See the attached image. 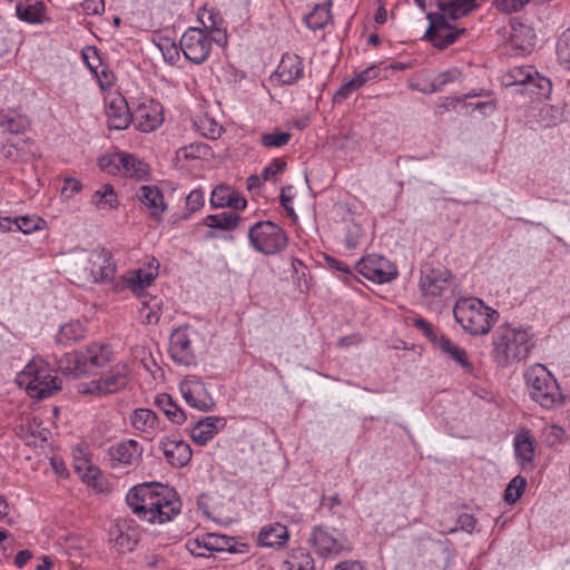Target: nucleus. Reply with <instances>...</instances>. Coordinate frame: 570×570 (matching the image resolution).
<instances>
[{"mask_svg":"<svg viewBox=\"0 0 570 570\" xmlns=\"http://www.w3.org/2000/svg\"><path fill=\"white\" fill-rule=\"evenodd\" d=\"M199 22L205 32L214 40L219 47H226L228 39L224 21L218 13L212 10H204L199 16Z\"/></svg>","mask_w":570,"mask_h":570,"instance_id":"obj_26","label":"nucleus"},{"mask_svg":"<svg viewBox=\"0 0 570 570\" xmlns=\"http://www.w3.org/2000/svg\"><path fill=\"white\" fill-rule=\"evenodd\" d=\"M441 352H443L448 357L456 362L459 365H461L466 371L472 370V365L468 360L466 352L455 345L453 342H451L448 337H442L439 340V343L435 346Z\"/></svg>","mask_w":570,"mask_h":570,"instance_id":"obj_41","label":"nucleus"},{"mask_svg":"<svg viewBox=\"0 0 570 570\" xmlns=\"http://www.w3.org/2000/svg\"><path fill=\"white\" fill-rule=\"evenodd\" d=\"M140 314L147 321V323H158L161 315V302L156 297L151 298L148 302H142L140 307Z\"/></svg>","mask_w":570,"mask_h":570,"instance_id":"obj_48","label":"nucleus"},{"mask_svg":"<svg viewBox=\"0 0 570 570\" xmlns=\"http://www.w3.org/2000/svg\"><path fill=\"white\" fill-rule=\"evenodd\" d=\"M239 220L240 217L238 214L224 212L220 214L208 215L205 218V224L209 228L229 232L238 226Z\"/></svg>","mask_w":570,"mask_h":570,"instance_id":"obj_42","label":"nucleus"},{"mask_svg":"<svg viewBox=\"0 0 570 570\" xmlns=\"http://www.w3.org/2000/svg\"><path fill=\"white\" fill-rule=\"evenodd\" d=\"M91 206L101 213H110L119 207L118 196L110 184H104L92 195Z\"/></svg>","mask_w":570,"mask_h":570,"instance_id":"obj_33","label":"nucleus"},{"mask_svg":"<svg viewBox=\"0 0 570 570\" xmlns=\"http://www.w3.org/2000/svg\"><path fill=\"white\" fill-rule=\"evenodd\" d=\"M43 220L38 216H20L16 217V230L23 234H30L40 228Z\"/></svg>","mask_w":570,"mask_h":570,"instance_id":"obj_52","label":"nucleus"},{"mask_svg":"<svg viewBox=\"0 0 570 570\" xmlns=\"http://www.w3.org/2000/svg\"><path fill=\"white\" fill-rule=\"evenodd\" d=\"M248 238L256 250L266 255L278 253L285 244V233L269 220L255 223L248 230Z\"/></svg>","mask_w":570,"mask_h":570,"instance_id":"obj_10","label":"nucleus"},{"mask_svg":"<svg viewBox=\"0 0 570 570\" xmlns=\"http://www.w3.org/2000/svg\"><path fill=\"white\" fill-rule=\"evenodd\" d=\"M142 454V448L135 440H126L111 445L108 450L114 469L129 468L136 464Z\"/></svg>","mask_w":570,"mask_h":570,"instance_id":"obj_20","label":"nucleus"},{"mask_svg":"<svg viewBox=\"0 0 570 570\" xmlns=\"http://www.w3.org/2000/svg\"><path fill=\"white\" fill-rule=\"evenodd\" d=\"M214 40L198 27L188 28L181 36L179 47L187 60L202 65L212 51Z\"/></svg>","mask_w":570,"mask_h":570,"instance_id":"obj_12","label":"nucleus"},{"mask_svg":"<svg viewBox=\"0 0 570 570\" xmlns=\"http://www.w3.org/2000/svg\"><path fill=\"white\" fill-rule=\"evenodd\" d=\"M30 121L26 115L16 108H0V128L10 134H22Z\"/></svg>","mask_w":570,"mask_h":570,"instance_id":"obj_31","label":"nucleus"},{"mask_svg":"<svg viewBox=\"0 0 570 570\" xmlns=\"http://www.w3.org/2000/svg\"><path fill=\"white\" fill-rule=\"evenodd\" d=\"M534 346L529 328L500 325L492 336V356L499 366H509L528 357Z\"/></svg>","mask_w":570,"mask_h":570,"instance_id":"obj_2","label":"nucleus"},{"mask_svg":"<svg viewBox=\"0 0 570 570\" xmlns=\"http://www.w3.org/2000/svg\"><path fill=\"white\" fill-rule=\"evenodd\" d=\"M204 206V194L199 189L191 190L186 197V210L193 214Z\"/></svg>","mask_w":570,"mask_h":570,"instance_id":"obj_58","label":"nucleus"},{"mask_svg":"<svg viewBox=\"0 0 570 570\" xmlns=\"http://www.w3.org/2000/svg\"><path fill=\"white\" fill-rule=\"evenodd\" d=\"M413 324L423 332L424 336L434 345L439 343V340L444 337L440 335L434 327L424 318L417 317L413 320Z\"/></svg>","mask_w":570,"mask_h":570,"instance_id":"obj_54","label":"nucleus"},{"mask_svg":"<svg viewBox=\"0 0 570 570\" xmlns=\"http://www.w3.org/2000/svg\"><path fill=\"white\" fill-rule=\"evenodd\" d=\"M155 404L171 423L183 424L186 421L185 412L174 402L169 394L164 393L156 396Z\"/></svg>","mask_w":570,"mask_h":570,"instance_id":"obj_38","label":"nucleus"},{"mask_svg":"<svg viewBox=\"0 0 570 570\" xmlns=\"http://www.w3.org/2000/svg\"><path fill=\"white\" fill-rule=\"evenodd\" d=\"M363 236L362 227L358 224L352 223L346 225L345 246L347 248H355Z\"/></svg>","mask_w":570,"mask_h":570,"instance_id":"obj_55","label":"nucleus"},{"mask_svg":"<svg viewBox=\"0 0 570 570\" xmlns=\"http://www.w3.org/2000/svg\"><path fill=\"white\" fill-rule=\"evenodd\" d=\"M557 56L560 65L570 70V28L563 31L558 39Z\"/></svg>","mask_w":570,"mask_h":570,"instance_id":"obj_49","label":"nucleus"},{"mask_svg":"<svg viewBox=\"0 0 570 570\" xmlns=\"http://www.w3.org/2000/svg\"><path fill=\"white\" fill-rule=\"evenodd\" d=\"M513 446L517 460L522 468L530 466L534 459V445L531 436L528 433L515 435Z\"/></svg>","mask_w":570,"mask_h":570,"instance_id":"obj_37","label":"nucleus"},{"mask_svg":"<svg viewBox=\"0 0 570 570\" xmlns=\"http://www.w3.org/2000/svg\"><path fill=\"white\" fill-rule=\"evenodd\" d=\"M179 390L187 404L199 411L208 412L215 402L207 392L205 384L195 376H188L180 382Z\"/></svg>","mask_w":570,"mask_h":570,"instance_id":"obj_16","label":"nucleus"},{"mask_svg":"<svg viewBox=\"0 0 570 570\" xmlns=\"http://www.w3.org/2000/svg\"><path fill=\"white\" fill-rule=\"evenodd\" d=\"M453 277L449 269L425 266L421 269L419 289L424 303L441 307L453 296Z\"/></svg>","mask_w":570,"mask_h":570,"instance_id":"obj_7","label":"nucleus"},{"mask_svg":"<svg viewBox=\"0 0 570 570\" xmlns=\"http://www.w3.org/2000/svg\"><path fill=\"white\" fill-rule=\"evenodd\" d=\"M206 547L209 548L210 553L213 552H229L237 553L243 552V550L236 548L235 538L218 534V533H205L204 534Z\"/></svg>","mask_w":570,"mask_h":570,"instance_id":"obj_39","label":"nucleus"},{"mask_svg":"<svg viewBox=\"0 0 570 570\" xmlns=\"http://www.w3.org/2000/svg\"><path fill=\"white\" fill-rule=\"evenodd\" d=\"M82 189V184L76 178H66L61 188V195L69 199Z\"/></svg>","mask_w":570,"mask_h":570,"instance_id":"obj_60","label":"nucleus"},{"mask_svg":"<svg viewBox=\"0 0 570 570\" xmlns=\"http://www.w3.org/2000/svg\"><path fill=\"white\" fill-rule=\"evenodd\" d=\"M330 4H316L312 12L305 16L304 21L312 30L323 29L331 20Z\"/></svg>","mask_w":570,"mask_h":570,"instance_id":"obj_43","label":"nucleus"},{"mask_svg":"<svg viewBox=\"0 0 570 570\" xmlns=\"http://www.w3.org/2000/svg\"><path fill=\"white\" fill-rule=\"evenodd\" d=\"M527 480L520 475L514 476L504 490V501L508 504L515 503L522 495Z\"/></svg>","mask_w":570,"mask_h":570,"instance_id":"obj_47","label":"nucleus"},{"mask_svg":"<svg viewBox=\"0 0 570 570\" xmlns=\"http://www.w3.org/2000/svg\"><path fill=\"white\" fill-rule=\"evenodd\" d=\"M261 142L267 148L282 147L285 145V132L264 134L261 137Z\"/></svg>","mask_w":570,"mask_h":570,"instance_id":"obj_61","label":"nucleus"},{"mask_svg":"<svg viewBox=\"0 0 570 570\" xmlns=\"http://www.w3.org/2000/svg\"><path fill=\"white\" fill-rule=\"evenodd\" d=\"M105 112L109 129L124 130L131 120L126 99L120 94H112L105 98Z\"/></svg>","mask_w":570,"mask_h":570,"instance_id":"obj_19","label":"nucleus"},{"mask_svg":"<svg viewBox=\"0 0 570 570\" xmlns=\"http://www.w3.org/2000/svg\"><path fill=\"white\" fill-rule=\"evenodd\" d=\"M23 0L17 2L16 12L19 19L29 23H37L41 21V11L37 6H23Z\"/></svg>","mask_w":570,"mask_h":570,"instance_id":"obj_50","label":"nucleus"},{"mask_svg":"<svg viewBox=\"0 0 570 570\" xmlns=\"http://www.w3.org/2000/svg\"><path fill=\"white\" fill-rule=\"evenodd\" d=\"M379 76V70L375 66H370L361 72L356 73L355 77L352 78L355 86L361 88L367 81L375 79Z\"/></svg>","mask_w":570,"mask_h":570,"instance_id":"obj_59","label":"nucleus"},{"mask_svg":"<svg viewBox=\"0 0 570 570\" xmlns=\"http://www.w3.org/2000/svg\"><path fill=\"white\" fill-rule=\"evenodd\" d=\"M81 7L83 12L89 16L101 14L105 11L104 0H83Z\"/></svg>","mask_w":570,"mask_h":570,"instance_id":"obj_64","label":"nucleus"},{"mask_svg":"<svg viewBox=\"0 0 570 570\" xmlns=\"http://www.w3.org/2000/svg\"><path fill=\"white\" fill-rule=\"evenodd\" d=\"M210 205L215 208L229 207L233 209H244L247 202L229 186L219 185L212 191Z\"/></svg>","mask_w":570,"mask_h":570,"instance_id":"obj_29","label":"nucleus"},{"mask_svg":"<svg viewBox=\"0 0 570 570\" xmlns=\"http://www.w3.org/2000/svg\"><path fill=\"white\" fill-rule=\"evenodd\" d=\"M476 520L472 514L461 513L458 517L456 525L446 531V533H454L458 530L465 531L468 533H472L475 527Z\"/></svg>","mask_w":570,"mask_h":570,"instance_id":"obj_56","label":"nucleus"},{"mask_svg":"<svg viewBox=\"0 0 570 570\" xmlns=\"http://www.w3.org/2000/svg\"><path fill=\"white\" fill-rule=\"evenodd\" d=\"M453 314L464 332L471 335H485L499 320V312L482 299L468 297L459 299Z\"/></svg>","mask_w":570,"mask_h":570,"instance_id":"obj_4","label":"nucleus"},{"mask_svg":"<svg viewBox=\"0 0 570 570\" xmlns=\"http://www.w3.org/2000/svg\"><path fill=\"white\" fill-rule=\"evenodd\" d=\"M566 120L564 108L546 105L539 111V121L543 127L557 126Z\"/></svg>","mask_w":570,"mask_h":570,"instance_id":"obj_44","label":"nucleus"},{"mask_svg":"<svg viewBox=\"0 0 570 570\" xmlns=\"http://www.w3.org/2000/svg\"><path fill=\"white\" fill-rule=\"evenodd\" d=\"M129 420L131 426L147 440H153L161 430L157 415L149 409H136Z\"/></svg>","mask_w":570,"mask_h":570,"instance_id":"obj_25","label":"nucleus"},{"mask_svg":"<svg viewBox=\"0 0 570 570\" xmlns=\"http://www.w3.org/2000/svg\"><path fill=\"white\" fill-rule=\"evenodd\" d=\"M159 448L173 466L183 468L191 459L193 453L189 444L181 440L164 438L159 442Z\"/></svg>","mask_w":570,"mask_h":570,"instance_id":"obj_22","label":"nucleus"},{"mask_svg":"<svg viewBox=\"0 0 570 570\" xmlns=\"http://www.w3.org/2000/svg\"><path fill=\"white\" fill-rule=\"evenodd\" d=\"M288 570H315L314 560L308 553L301 552V559L295 562L287 561Z\"/></svg>","mask_w":570,"mask_h":570,"instance_id":"obj_63","label":"nucleus"},{"mask_svg":"<svg viewBox=\"0 0 570 570\" xmlns=\"http://www.w3.org/2000/svg\"><path fill=\"white\" fill-rule=\"evenodd\" d=\"M198 332L190 326L176 328L169 338V355L173 361L181 365H193L197 362L195 342Z\"/></svg>","mask_w":570,"mask_h":570,"instance_id":"obj_11","label":"nucleus"},{"mask_svg":"<svg viewBox=\"0 0 570 570\" xmlns=\"http://www.w3.org/2000/svg\"><path fill=\"white\" fill-rule=\"evenodd\" d=\"M109 534L112 548L119 553L132 551L138 543V532L129 525L126 519L117 520Z\"/></svg>","mask_w":570,"mask_h":570,"instance_id":"obj_21","label":"nucleus"},{"mask_svg":"<svg viewBox=\"0 0 570 570\" xmlns=\"http://www.w3.org/2000/svg\"><path fill=\"white\" fill-rule=\"evenodd\" d=\"M86 336V328L79 321H72L60 326L56 342L59 345L69 346L78 343Z\"/></svg>","mask_w":570,"mask_h":570,"instance_id":"obj_36","label":"nucleus"},{"mask_svg":"<svg viewBox=\"0 0 570 570\" xmlns=\"http://www.w3.org/2000/svg\"><path fill=\"white\" fill-rule=\"evenodd\" d=\"M226 424V420L219 416H207L199 420L190 430L191 440L199 444L205 445L212 440L217 432Z\"/></svg>","mask_w":570,"mask_h":570,"instance_id":"obj_27","label":"nucleus"},{"mask_svg":"<svg viewBox=\"0 0 570 570\" xmlns=\"http://www.w3.org/2000/svg\"><path fill=\"white\" fill-rule=\"evenodd\" d=\"M78 391L83 394H97V395H105V392L102 390V382L101 379H96L87 383H81L79 385Z\"/></svg>","mask_w":570,"mask_h":570,"instance_id":"obj_62","label":"nucleus"},{"mask_svg":"<svg viewBox=\"0 0 570 570\" xmlns=\"http://www.w3.org/2000/svg\"><path fill=\"white\" fill-rule=\"evenodd\" d=\"M114 356L115 352L110 344L92 342L85 350L63 355L58 363V367L65 375L80 377L106 367L112 362Z\"/></svg>","mask_w":570,"mask_h":570,"instance_id":"obj_3","label":"nucleus"},{"mask_svg":"<svg viewBox=\"0 0 570 570\" xmlns=\"http://www.w3.org/2000/svg\"><path fill=\"white\" fill-rule=\"evenodd\" d=\"M458 78L456 71H445L440 75H438L434 80L431 82V89L430 92H438L443 89L444 86H446L450 82H453Z\"/></svg>","mask_w":570,"mask_h":570,"instance_id":"obj_57","label":"nucleus"},{"mask_svg":"<svg viewBox=\"0 0 570 570\" xmlns=\"http://www.w3.org/2000/svg\"><path fill=\"white\" fill-rule=\"evenodd\" d=\"M259 547L279 550L285 546V525L275 522L264 525L257 535Z\"/></svg>","mask_w":570,"mask_h":570,"instance_id":"obj_32","label":"nucleus"},{"mask_svg":"<svg viewBox=\"0 0 570 570\" xmlns=\"http://www.w3.org/2000/svg\"><path fill=\"white\" fill-rule=\"evenodd\" d=\"M126 502L139 519L149 523H166L176 518L181 510L177 493L160 483H142L131 488Z\"/></svg>","mask_w":570,"mask_h":570,"instance_id":"obj_1","label":"nucleus"},{"mask_svg":"<svg viewBox=\"0 0 570 570\" xmlns=\"http://www.w3.org/2000/svg\"><path fill=\"white\" fill-rule=\"evenodd\" d=\"M130 368L125 362H117L102 375V390L105 395L115 394L126 389L130 382Z\"/></svg>","mask_w":570,"mask_h":570,"instance_id":"obj_23","label":"nucleus"},{"mask_svg":"<svg viewBox=\"0 0 570 570\" xmlns=\"http://www.w3.org/2000/svg\"><path fill=\"white\" fill-rule=\"evenodd\" d=\"M531 0H495L497 7L503 12H518ZM475 8V0H446L441 9L452 19L461 18Z\"/></svg>","mask_w":570,"mask_h":570,"instance_id":"obj_17","label":"nucleus"},{"mask_svg":"<svg viewBox=\"0 0 570 570\" xmlns=\"http://www.w3.org/2000/svg\"><path fill=\"white\" fill-rule=\"evenodd\" d=\"M285 170V160L275 158L268 164L262 171L261 175H250L247 178V188L249 190L259 188L263 181L276 183L281 180Z\"/></svg>","mask_w":570,"mask_h":570,"instance_id":"obj_34","label":"nucleus"},{"mask_svg":"<svg viewBox=\"0 0 570 570\" xmlns=\"http://www.w3.org/2000/svg\"><path fill=\"white\" fill-rule=\"evenodd\" d=\"M428 19L429 28L423 38L439 49L454 43L465 32L464 28L459 29L450 24L442 14L428 13Z\"/></svg>","mask_w":570,"mask_h":570,"instance_id":"obj_15","label":"nucleus"},{"mask_svg":"<svg viewBox=\"0 0 570 570\" xmlns=\"http://www.w3.org/2000/svg\"><path fill=\"white\" fill-rule=\"evenodd\" d=\"M510 45L514 55L530 53L535 46V33L533 29L523 23L512 24Z\"/></svg>","mask_w":570,"mask_h":570,"instance_id":"obj_28","label":"nucleus"},{"mask_svg":"<svg viewBox=\"0 0 570 570\" xmlns=\"http://www.w3.org/2000/svg\"><path fill=\"white\" fill-rule=\"evenodd\" d=\"M131 120L138 130L150 132L164 121L163 107L154 99H145L134 110Z\"/></svg>","mask_w":570,"mask_h":570,"instance_id":"obj_18","label":"nucleus"},{"mask_svg":"<svg viewBox=\"0 0 570 570\" xmlns=\"http://www.w3.org/2000/svg\"><path fill=\"white\" fill-rule=\"evenodd\" d=\"M16 381L29 396L38 400L47 399L61 389V382L52 375L49 364L41 357H33Z\"/></svg>","mask_w":570,"mask_h":570,"instance_id":"obj_5","label":"nucleus"},{"mask_svg":"<svg viewBox=\"0 0 570 570\" xmlns=\"http://www.w3.org/2000/svg\"><path fill=\"white\" fill-rule=\"evenodd\" d=\"M99 167L109 175H118L134 179H145L148 176V166L136 156L117 151L102 156Z\"/></svg>","mask_w":570,"mask_h":570,"instance_id":"obj_9","label":"nucleus"},{"mask_svg":"<svg viewBox=\"0 0 570 570\" xmlns=\"http://www.w3.org/2000/svg\"><path fill=\"white\" fill-rule=\"evenodd\" d=\"M138 198L156 219H160L167 209L163 193L157 186H141L138 191Z\"/></svg>","mask_w":570,"mask_h":570,"instance_id":"obj_30","label":"nucleus"},{"mask_svg":"<svg viewBox=\"0 0 570 570\" xmlns=\"http://www.w3.org/2000/svg\"><path fill=\"white\" fill-rule=\"evenodd\" d=\"M304 76V62L297 55H287V85L293 83Z\"/></svg>","mask_w":570,"mask_h":570,"instance_id":"obj_51","label":"nucleus"},{"mask_svg":"<svg viewBox=\"0 0 570 570\" xmlns=\"http://www.w3.org/2000/svg\"><path fill=\"white\" fill-rule=\"evenodd\" d=\"M158 268L159 263L157 259L151 258L147 267H140L127 272L126 275H124V282L130 291L139 293L156 279Z\"/></svg>","mask_w":570,"mask_h":570,"instance_id":"obj_24","label":"nucleus"},{"mask_svg":"<svg viewBox=\"0 0 570 570\" xmlns=\"http://www.w3.org/2000/svg\"><path fill=\"white\" fill-rule=\"evenodd\" d=\"M355 268L362 276L376 284L389 283L397 276L395 265L376 254L362 257Z\"/></svg>","mask_w":570,"mask_h":570,"instance_id":"obj_13","label":"nucleus"},{"mask_svg":"<svg viewBox=\"0 0 570 570\" xmlns=\"http://www.w3.org/2000/svg\"><path fill=\"white\" fill-rule=\"evenodd\" d=\"M292 266V281L298 293H305L308 289V273L306 265L297 258H293Z\"/></svg>","mask_w":570,"mask_h":570,"instance_id":"obj_45","label":"nucleus"},{"mask_svg":"<svg viewBox=\"0 0 570 570\" xmlns=\"http://www.w3.org/2000/svg\"><path fill=\"white\" fill-rule=\"evenodd\" d=\"M205 538L202 537L191 538L186 541V549L195 557H210V550L207 544H204Z\"/></svg>","mask_w":570,"mask_h":570,"instance_id":"obj_53","label":"nucleus"},{"mask_svg":"<svg viewBox=\"0 0 570 570\" xmlns=\"http://www.w3.org/2000/svg\"><path fill=\"white\" fill-rule=\"evenodd\" d=\"M524 379L531 399L542 407L551 409L562 402L563 395L557 380L544 365L537 363L530 366Z\"/></svg>","mask_w":570,"mask_h":570,"instance_id":"obj_6","label":"nucleus"},{"mask_svg":"<svg viewBox=\"0 0 570 570\" xmlns=\"http://www.w3.org/2000/svg\"><path fill=\"white\" fill-rule=\"evenodd\" d=\"M530 75H537V70L532 66L513 67L502 76V85L505 88H514L517 92L525 80L530 79Z\"/></svg>","mask_w":570,"mask_h":570,"instance_id":"obj_40","label":"nucleus"},{"mask_svg":"<svg viewBox=\"0 0 570 570\" xmlns=\"http://www.w3.org/2000/svg\"><path fill=\"white\" fill-rule=\"evenodd\" d=\"M308 541L313 551L324 559H334L352 550L347 535L333 527L314 525Z\"/></svg>","mask_w":570,"mask_h":570,"instance_id":"obj_8","label":"nucleus"},{"mask_svg":"<svg viewBox=\"0 0 570 570\" xmlns=\"http://www.w3.org/2000/svg\"><path fill=\"white\" fill-rule=\"evenodd\" d=\"M551 91V80L547 77L541 76L538 71L537 75H530V79L525 80L521 89L517 90L518 94H529L534 99L548 98Z\"/></svg>","mask_w":570,"mask_h":570,"instance_id":"obj_35","label":"nucleus"},{"mask_svg":"<svg viewBox=\"0 0 570 570\" xmlns=\"http://www.w3.org/2000/svg\"><path fill=\"white\" fill-rule=\"evenodd\" d=\"M209 154V147L204 142H191L180 147L176 155L177 158L187 160L202 159Z\"/></svg>","mask_w":570,"mask_h":570,"instance_id":"obj_46","label":"nucleus"},{"mask_svg":"<svg viewBox=\"0 0 570 570\" xmlns=\"http://www.w3.org/2000/svg\"><path fill=\"white\" fill-rule=\"evenodd\" d=\"M116 265L106 248H95L87 255L85 278L91 283H104L114 278Z\"/></svg>","mask_w":570,"mask_h":570,"instance_id":"obj_14","label":"nucleus"}]
</instances>
